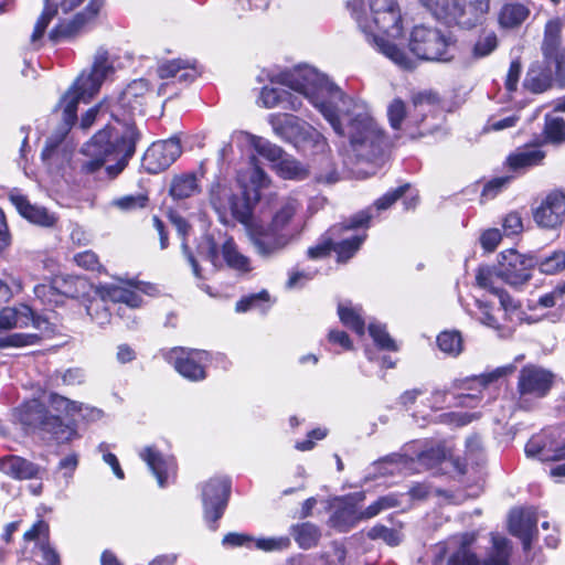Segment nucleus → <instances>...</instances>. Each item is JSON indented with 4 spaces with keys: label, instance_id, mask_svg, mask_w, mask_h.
I'll return each mask as SVG.
<instances>
[{
    "label": "nucleus",
    "instance_id": "f257e3e1",
    "mask_svg": "<svg viewBox=\"0 0 565 565\" xmlns=\"http://www.w3.org/2000/svg\"><path fill=\"white\" fill-rule=\"evenodd\" d=\"M282 83L302 92L334 132L348 138L344 156L350 162H372L382 156L385 135L364 102L347 95L315 67L285 73Z\"/></svg>",
    "mask_w": 565,
    "mask_h": 565
},
{
    "label": "nucleus",
    "instance_id": "f03ea898",
    "mask_svg": "<svg viewBox=\"0 0 565 565\" xmlns=\"http://www.w3.org/2000/svg\"><path fill=\"white\" fill-rule=\"evenodd\" d=\"M140 138L141 134L135 125H124L121 130L117 127H105L83 146V153L90 159L82 164V170L94 173L106 162L115 161L106 167V171L110 178L117 177L135 154L136 143Z\"/></svg>",
    "mask_w": 565,
    "mask_h": 565
},
{
    "label": "nucleus",
    "instance_id": "7ed1b4c3",
    "mask_svg": "<svg viewBox=\"0 0 565 565\" xmlns=\"http://www.w3.org/2000/svg\"><path fill=\"white\" fill-rule=\"evenodd\" d=\"M370 46L403 70H413L418 60L449 61L452 38H367Z\"/></svg>",
    "mask_w": 565,
    "mask_h": 565
},
{
    "label": "nucleus",
    "instance_id": "20e7f679",
    "mask_svg": "<svg viewBox=\"0 0 565 565\" xmlns=\"http://www.w3.org/2000/svg\"><path fill=\"white\" fill-rule=\"evenodd\" d=\"M86 0H44V8L38 18L32 35H44L49 24L58 12L68 14L79 8ZM105 0H88L86 7L73 15L60 19L49 35H75L88 32L97 22Z\"/></svg>",
    "mask_w": 565,
    "mask_h": 565
},
{
    "label": "nucleus",
    "instance_id": "39448f33",
    "mask_svg": "<svg viewBox=\"0 0 565 565\" xmlns=\"http://www.w3.org/2000/svg\"><path fill=\"white\" fill-rule=\"evenodd\" d=\"M438 96L433 92L417 93L412 98V109H407L401 98L393 99L387 106V118L394 130H401L412 139L433 134L437 128L435 119L438 109Z\"/></svg>",
    "mask_w": 565,
    "mask_h": 565
},
{
    "label": "nucleus",
    "instance_id": "423d86ee",
    "mask_svg": "<svg viewBox=\"0 0 565 565\" xmlns=\"http://www.w3.org/2000/svg\"><path fill=\"white\" fill-rule=\"evenodd\" d=\"M29 326H32L38 332L12 333L0 337V349L35 345L53 332V328L47 319L35 315L25 303L2 308L0 310V331Z\"/></svg>",
    "mask_w": 565,
    "mask_h": 565
},
{
    "label": "nucleus",
    "instance_id": "0eeeda50",
    "mask_svg": "<svg viewBox=\"0 0 565 565\" xmlns=\"http://www.w3.org/2000/svg\"><path fill=\"white\" fill-rule=\"evenodd\" d=\"M110 71L108 52L104 49L97 50L90 72L87 74L83 72L61 98L60 105L63 107L65 124L64 134L77 119L76 113L79 100L87 103L99 90Z\"/></svg>",
    "mask_w": 565,
    "mask_h": 565
},
{
    "label": "nucleus",
    "instance_id": "6e6552de",
    "mask_svg": "<svg viewBox=\"0 0 565 565\" xmlns=\"http://www.w3.org/2000/svg\"><path fill=\"white\" fill-rule=\"evenodd\" d=\"M372 12V23L358 20L365 35H418L419 32H430L423 24H416L407 14L402 15L395 0H369Z\"/></svg>",
    "mask_w": 565,
    "mask_h": 565
},
{
    "label": "nucleus",
    "instance_id": "1a4fd4ad",
    "mask_svg": "<svg viewBox=\"0 0 565 565\" xmlns=\"http://www.w3.org/2000/svg\"><path fill=\"white\" fill-rule=\"evenodd\" d=\"M268 122L274 134L300 151H323L326 138L311 125L290 114H270Z\"/></svg>",
    "mask_w": 565,
    "mask_h": 565
},
{
    "label": "nucleus",
    "instance_id": "9d476101",
    "mask_svg": "<svg viewBox=\"0 0 565 565\" xmlns=\"http://www.w3.org/2000/svg\"><path fill=\"white\" fill-rule=\"evenodd\" d=\"M17 416L26 429H39L49 434L58 444L68 443L77 436L73 425L64 424L60 416L50 415L38 399L21 405L17 411Z\"/></svg>",
    "mask_w": 565,
    "mask_h": 565
},
{
    "label": "nucleus",
    "instance_id": "9b49d317",
    "mask_svg": "<svg viewBox=\"0 0 565 565\" xmlns=\"http://www.w3.org/2000/svg\"><path fill=\"white\" fill-rule=\"evenodd\" d=\"M475 540L473 533H463L456 537L452 543H456L458 547L449 556L447 565H509L511 545L507 537L492 534V546L482 563L470 548Z\"/></svg>",
    "mask_w": 565,
    "mask_h": 565
},
{
    "label": "nucleus",
    "instance_id": "f8f14e48",
    "mask_svg": "<svg viewBox=\"0 0 565 565\" xmlns=\"http://www.w3.org/2000/svg\"><path fill=\"white\" fill-rule=\"evenodd\" d=\"M422 4L446 25H457L462 30H472L483 23L488 8L449 4L448 0H419Z\"/></svg>",
    "mask_w": 565,
    "mask_h": 565
},
{
    "label": "nucleus",
    "instance_id": "ddd939ff",
    "mask_svg": "<svg viewBox=\"0 0 565 565\" xmlns=\"http://www.w3.org/2000/svg\"><path fill=\"white\" fill-rule=\"evenodd\" d=\"M210 203L223 223H228L232 217L247 224L253 215L249 199L245 194L235 195L230 186L220 182L211 186Z\"/></svg>",
    "mask_w": 565,
    "mask_h": 565
},
{
    "label": "nucleus",
    "instance_id": "4468645a",
    "mask_svg": "<svg viewBox=\"0 0 565 565\" xmlns=\"http://www.w3.org/2000/svg\"><path fill=\"white\" fill-rule=\"evenodd\" d=\"M164 358L169 364L184 379L199 382L206 377V366L210 362V354L206 351L173 348Z\"/></svg>",
    "mask_w": 565,
    "mask_h": 565
},
{
    "label": "nucleus",
    "instance_id": "2eb2a0df",
    "mask_svg": "<svg viewBox=\"0 0 565 565\" xmlns=\"http://www.w3.org/2000/svg\"><path fill=\"white\" fill-rule=\"evenodd\" d=\"M244 225L255 252L263 258L273 257L291 244L286 234H280L268 223L256 222L250 217Z\"/></svg>",
    "mask_w": 565,
    "mask_h": 565
},
{
    "label": "nucleus",
    "instance_id": "dca6fc26",
    "mask_svg": "<svg viewBox=\"0 0 565 565\" xmlns=\"http://www.w3.org/2000/svg\"><path fill=\"white\" fill-rule=\"evenodd\" d=\"M230 494L231 480L226 477L212 478L202 486L204 518L213 531L227 507Z\"/></svg>",
    "mask_w": 565,
    "mask_h": 565
},
{
    "label": "nucleus",
    "instance_id": "f3484780",
    "mask_svg": "<svg viewBox=\"0 0 565 565\" xmlns=\"http://www.w3.org/2000/svg\"><path fill=\"white\" fill-rule=\"evenodd\" d=\"M535 267V255H523L514 249L501 253L498 268L491 267L497 275V282L503 280L511 286H520L531 278Z\"/></svg>",
    "mask_w": 565,
    "mask_h": 565
},
{
    "label": "nucleus",
    "instance_id": "a211bd4d",
    "mask_svg": "<svg viewBox=\"0 0 565 565\" xmlns=\"http://www.w3.org/2000/svg\"><path fill=\"white\" fill-rule=\"evenodd\" d=\"M302 67H311V66L305 64V65H298V66L294 67L292 70L279 72L276 74L268 73L267 74L268 81L270 82L271 85H277V86L265 85L262 88L260 95H259V102L262 103V105L265 108H274V107L280 106L285 109L299 110L301 108L300 99L297 96L292 95L291 93L280 88L279 85H285V86L291 88L294 92L301 94L306 99H308L302 92L295 89L294 87H291L290 85H288L286 83H282V74L290 73L297 68H302Z\"/></svg>",
    "mask_w": 565,
    "mask_h": 565
},
{
    "label": "nucleus",
    "instance_id": "6ab92c4d",
    "mask_svg": "<svg viewBox=\"0 0 565 565\" xmlns=\"http://www.w3.org/2000/svg\"><path fill=\"white\" fill-rule=\"evenodd\" d=\"M553 374L535 365L524 366L519 374L518 391L521 403L530 399L543 398L553 384Z\"/></svg>",
    "mask_w": 565,
    "mask_h": 565
},
{
    "label": "nucleus",
    "instance_id": "aec40b11",
    "mask_svg": "<svg viewBox=\"0 0 565 565\" xmlns=\"http://www.w3.org/2000/svg\"><path fill=\"white\" fill-rule=\"evenodd\" d=\"M477 285L499 298L500 306L504 311L505 320L516 323L522 320V310L520 302L514 300L505 290L497 282V275L489 266H481L476 274Z\"/></svg>",
    "mask_w": 565,
    "mask_h": 565
},
{
    "label": "nucleus",
    "instance_id": "412c9836",
    "mask_svg": "<svg viewBox=\"0 0 565 565\" xmlns=\"http://www.w3.org/2000/svg\"><path fill=\"white\" fill-rule=\"evenodd\" d=\"M181 143L175 137L153 142L142 157V167L156 174L168 169L181 154Z\"/></svg>",
    "mask_w": 565,
    "mask_h": 565
},
{
    "label": "nucleus",
    "instance_id": "4be33fe9",
    "mask_svg": "<svg viewBox=\"0 0 565 565\" xmlns=\"http://www.w3.org/2000/svg\"><path fill=\"white\" fill-rule=\"evenodd\" d=\"M139 457L156 477L160 488H164L175 480L177 462L172 456L162 454L154 446H146L139 450Z\"/></svg>",
    "mask_w": 565,
    "mask_h": 565
},
{
    "label": "nucleus",
    "instance_id": "5701e85b",
    "mask_svg": "<svg viewBox=\"0 0 565 565\" xmlns=\"http://www.w3.org/2000/svg\"><path fill=\"white\" fill-rule=\"evenodd\" d=\"M565 217V194L561 191L550 192L533 210L535 223L543 228H555Z\"/></svg>",
    "mask_w": 565,
    "mask_h": 565
},
{
    "label": "nucleus",
    "instance_id": "b1692460",
    "mask_svg": "<svg viewBox=\"0 0 565 565\" xmlns=\"http://www.w3.org/2000/svg\"><path fill=\"white\" fill-rule=\"evenodd\" d=\"M372 217L371 211H360L348 221L331 226L321 241L308 249L307 254L310 258L317 259L327 256L332 250V242L340 236V233L345 228H360L367 227L370 218Z\"/></svg>",
    "mask_w": 565,
    "mask_h": 565
},
{
    "label": "nucleus",
    "instance_id": "393cba45",
    "mask_svg": "<svg viewBox=\"0 0 565 565\" xmlns=\"http://www.w3.org/2000/svg\"><path fill=\"white\" fill-rule=\"evenodd\" d=\"M49 525L39 521L24 533V541L34 542L32 558L40 565H60L57 553L49 544Z\"/></svg>",
    "mask_w": 565,
    "mask_h": 565
},
{
    "label": "nucleus",
    "instance_id": "a878e982",
    "mask_svg": "<svg viewBox=\"0 0 565 565\" xmlns=\"http://www.w3.org/2000/svg\"><path fill=\"white\" fill-rule=\"evenodd\" d=\"M9 200L19 214L30 223L43 227H53L57 221L54 213L49 212L43 206L31 204L28 198L18 189H12L9 192Z\"/></svg>",
    "mask_w": 565,
    "mask_h": 565
},
{
    "label": "nucleus",
    "instance_id": "bb28decb",
    "mask_svg": "<svg viewBox=\"0 0 565 565\" xmlns=\"http://www.w3.org/2000/svg\"><path fill=\"white\" fill-rule=\"evenodd\" d=\"M542 61H540L555 77L559 87H565V45L561 38H544L541 44Z\"/></svg>",
    "mask_w": 565,
    "mask_h": 565
},
{
    "label": "nucleus",
    "instance_id": "cd10ccee",
    "mask_svg": "<svg viewBox=\"0 0 565 565\" xmlns=\"http://www.w3.org/2000/svg\"><path fill=\"white\" fill-rule=\"evenodd\" d=\"M300 207L301 204L298 200L289 198L281 203L279 209L273 214L270 222H268V224L280 234H286L288 241L291 243L296 241L302 232V226L295 224V217Z\"/></svg>",
    "mask_w": 565,
    "mask_h": 565
},
{
    "label": "nucleus",
    "instance_id": "c85d7f7f",
    "mask_svg": "<svg viewBox=\"0 0 565 565\" xmlns=\"http://www.w3.org/2000/svg\"><path fill=\"white\" fill-rule=\"evenodd\" d=\"M537 512L534 508L512 510L509 515V530L518 536L524 550H529L534 534L537 532Z\"/></svg>",
    "mask_w": 565,
    "mask_h": 565
},
{
    "label": "nucleus",
    "instance_id": "c756f323",
    "mask_svg": "<svg viewBox=\"0 0 565 565\" xmlns=\"http://www.w3.org/2000/svg\"><path fill=\"white\" fill-rule=\"evenodd\" d=\"M157 74L161 79H173L186 85L200 75V71L193 60L173 58L161 62Z\"/></svg>",
    "mask_w": 565,
    "mask_h": 565
},
{
    "label": "nucleus",
    "instance_id": "7c9ffc66",
    "mask_svg": "<svg viewBox=\"0 0 565 565\" xmlns=\"http://www.w3.org/2000/svg\"><path fill=\"white\" fill-rule=\"evenodd\" d=\"M0 471L14 480L40 479L44 469L39 465L15 455L0 458Z\"/></svg>",
    "mask_w": 565,
    "mask_h": 565
},
{
    "label": "nucleus",
    "instance_id": "2f4dec72",
    "mask_svg": "<svg viewBox=\"0 0 565 565\" xmlns=\"http://www.w3.org/2000/svg\"><path fill=\"white\" fill-rule=\"evenodd\" d=\"M131 287L132 285L130 284L128 286L110 284L102 287L105 298H108L114 303L121 305L117 309L119 319H125L127 311L139 308L142 305L141 296Z\"/></svg>",
    "mask_w": 565,
    "mask_h": 565
},
{
    "label": "nucleus",
    "instance_id": "473e14b6",
    "mask_svg": "<svg viewBox=\"0 0 565 565\" xmlns=\"http://www.w3.org/2000/svg\"><path fill=\"white\" fill-rule=\"evenodd\" d=\"M232 139L239 143H247L255 149V151L263 158L270 161L274 167L282 159L286 153L282 148L270 142L269 140L252 135L246 131H236L232 135Z\"/></svg>",
    "mask_w": 565,
    "mask_h": 565
},
{
    "label": "nucleus",
    "instance_id": "72a5a7b5",
    "mask_svg": "<svg viewBox=\"0 0 565 565\" xmlns=\"http://www.w3.org/2000/svg\"><path fill=\"white\" fill-rule=\"evenodd\" d=\"M545 157L546 152L540 147L524 146L508 156L507 166L514 172L524 171L542 166Z\"/></svg>",
    "mask_w": 565,
    "mask_h": 565
},
{
    "label": "nucleus",
    "instance_id": "f704fd0d",
    "mask_svg": "<svg viewBox=\"0 0 565 565\" xmlns=\"http://www.w3.org/2000/svg\"><path fill=\"white\" fill-rule=\"evenodd\" d=\"M353 230H343L340 236L332 242V249L337 253L338 262L345 263L352 258L366 239L365 233L352 234L351 231Z\"/></svg>",
    "mask_w": 565,
    "mask_h": 565
},
{
    "label": "nucleus",
    "instance_id": "c9c22d12",
    "mask_svg": "<svg viewBox=\"0 0 565 565\" xmlns=\"http://www.w3.org/2000/svg\"><path fill=\"white\" fill-rule=\"evenodd\" d=\"M555 77L540 61L534 62L525 76L524 87L533 94H542L553 87Z\"/></svg>",
    "mask_w": 565,
    "mask_h": 565
},
{
    "label": "nucleus",
    "instance_id": "e433bc0d",
    "mask_svg": "<svg viewBox=\"0 0 565 565\" xmlns=\"http://www.w3.org/2000/svg\"><path fill=\"white\" fill-rule=\"evenodd\" d=\"M525 454L527 457L539 458L542 461L565 460V443L552 448L543 444L539 437H533L525 445Z\"/></svg>",
    "mask_w": 565,
    "mask_h": 565
},
{
    "label": "nucleus",
    "instance_id": "4c0bfd02",
    "mask_svg": "<svg viewBox=\"0 0 565 565\" xmlns=\"http://www.w3.org/2000/svg\"><path fill=\"white\" fill-rule=\"evenodd\" d=\"M222 258L228 268L237 273L245 274L252 270L249 258L238 250L232 238L223 243Z\"/></svg>",
    "mask_w": 565,
    "mask_h": 565
},
{
    "label": "nucleus",
    "instance_id": "58836bf2",
    "mask_svg": "<svg viewBox=\"0 0 565 565\" xmlns=\"http://www.w3.org/2000/svg\"><path fill=\"white\" fill-rule=\"evenodd\" d=\"M149 93V81L146 78H138L129 83L127 87L121 92L119 103L121 106H129L131 109H135L136 105L142 104V99Z\"/></svg>",
    "mask_w": 565,
    "mask_h": 565
},
{
    "label": "nucleus",
    "instance_id": "ea45409f",
    "mask_svg": "<svg viewBox=\"0 0 565 565\" xmlns=\"http://www.w3.org/2000/svg\"><path fill=\"white\" fill-rule=\"evenodd\" d=\"M199 191L198 178L194 173L175 175L170 184L169 193L174 200H183Z\"/></svg>",
    "mask_w": 565,
    "mask_h": 565
},
{
    "label": "nucleus",
    "instance_id": "a19ab883",
    "mask_svg": "<svg viewBox=\"0 0 565 565\" xmlns=\"http://www.w3.org/2000/svg\"><path fill=\"white\" fill-rule=\"evenodd\" d=\"M529 15L526 7L520 3H505L502 6L498 21L503 29H514L521 25Z\"/></svg>",
    "mask_w": 565,
    "mask_h": 565
},
{
    "label": "nucleus",
    "instance_id": "79ce46f5",
    "mask_svg": "<svg viewBox=\"0 0 565 565\" xmlns=\"http://www.w3.org/2000/svg\"><path fill=\"white\" fill-rule=\"evenodd\" d=\"M362 520L361 511H358L354 505H345L333 512L330 523L338 531L348 532Z\"/></svg>",
    "mask_w": 565,
    "mask_h": 565
},
{
    "label": "nucleus",
    "instance_id": "37998d69",
    "mask_svg": "<svg viewBox=\"0 0 565 565\" xmlns=\"http://www.w3.org/2000/svg\"><path fill=\"white\" fill-rule=\"evenodd\" d=\"M291 533L298 545L305 550L316 546L321 536L319 527L310 522L292 525Z\"/></svg>",
    "mask_w": 565,
    "mask_h": 565
},
{
    "label": "nucleus",
    "instance_id": "c03bdc74",
    "mask_svg": "<svg viewBox=\"0 0 565 565\" xmlns=\"http://www.w3.org/2000/svg\"><path fill=\"white\" fill-rule=\"evenodd\" d=\"M338 315L340 321L354 331L359 335H363L365 331V321L361 316L360 309L354 308L351 303H339Z\"/></svg>",
    "mask_w": 565,
    "mask_h": 565
},
{
    "label": "nucleus",
    "instance_id": "a18cd8bd",
    "mask_svg": "<svg viewBox=\"0 0 565 565\" xmlns=\"http://www.w3.org/2000/svg\"><path fill=\"white\" fill-rule=\"evenodd\" d=\"M275 169L281 178L288 180H305L308 177L307 169L287 153L279 160Z\"/></svg>",
    "mask_w": 565,
    "mask_h": 565
},
{
    "label": "nucleus",
    "instance_id": "49530a36",
    "mask_svg": "<svg viewBox=\"0 0 565 565\" xmlns=\"http://www.w3.org/2000/svg\"><path fill=\"white\" fill-rule=\"evenodd\" d=\"M476 306L478 309L476 317L482 324L497 330L501 338H508L512 334V328H502L499 324L497 318L492 315V307L487 301L477 299Z\"/></svg>",
    "mask_w": 565,
    "mask_h": 565
},
{
    "label": "nucleus",
    "instance_id": "de8ad7c7",
    "mask_svg": "<svg viewBox=\"0 0 565 565\" xmlns=\"http://www.w3.org/2000/svg\"><path fill=\"white\" fill-rule=\"evenodd\" d=\"M535 266L546 275H554L565 269V252L554 250L546 256H535Z\"/></svg>",
    "mask_w": 565,
    "mask_h": 565
},
{
    "label": "nucleus",
    "instance_id": "09e8293b",
    "mask_svg": "<svg viewBox=\"0 0 565 565\" xmlns=\"http://www.w3.org/2000/svg\"><path fill=\"white\" fill-rule=\"evenodd\" d=\"M270 296L267 290L250 294L236 302V312H246L252 309H258L265 313L269 308Z\"/></svg>",
    "mask_w": 565,
    "mask_h": 565
},
{
    "label": "nucleus",
    "instance_id": "8fccbe9b",
    "mask_svg": "<svg viewBox=\"0 0 565 565\" xmlns=\"http://www.w3.org/2000/svg\"><path fill=\"white\" fill-rule=\"evenodd\" d=\"M543 131L546 142L552 145L565 142V120L562 117L546 115Z\"/></svg>",
    "mask_w": 565,
    "mask_h": 565
},
{
    "label": "nucleus",
    "instance_id": "3c124183",
    "mask_svg": "<svg viewBox=\"0 0 565 565\" xmlns=\"http://www.w3.org/2000/svg\"><path fill=\"white\" fill-rule=\"evenodd\" d=\"M438 348L446 354L457 356L462 351V338L458 331H443L437 337Z\"/></svg>",
    "mask_w": 565,
    "mask_h": 565
},
{
    "label": "nucleus",
    "instance_id": "603ef678",
    "mask_svg": "<svg viewBox=\"0 0 565 565\" xmlns=\"http://www.w3.org/2000/svg\"><path fill=\"white\" fill-rule=\"evenodd\" d=\"M108 298L104 297V290L102 289V298L99 300L90 301L86 307L88 316L98 326L104 327L111 320L110 308L107 306Z\"/></svg>",
    "mask_w": 565,
    "mask_h": 565
},
{
    "label": "nucleus",
    "instance_id": "864d4df0",
    "mask_svg": "<svg viewBox=\"0 0 565 565\" xmlns=\"http://www.w3.org/2000/svg\"><path fill=\"white\" fill-rule=\"evenodd\" d=\"M369 333L380 349L387 351L398 350L396 342L387 333L385 326L377 322H370Z\"/></svg>",
    "mask_w": 565,
    "mask_h": 565
},
{
    "label": "nucleus",
    "instance_id": "5fc2aeb1",
    "mask_svg": "<svg viewBox=\"0 0 565 565\" xmlns=\"http://www.w3.org/2000/svg\"><path fill=\"white\" fill-rule=\"evenodd\" d=\"M49 404L52 409L66 416H74L77 412L83 411V404H78L55 393L50 394Z\"/></svg>",
    "mask_w": 565,
    "mask_h": 565
},
{
    "label": "nucleus",
    "instance_id": "6e6d98bb",
    "mask_svg": "<svg viewBox=\"0 0 565 565\" xmlns=\"http://www.w3.org/2000/svg\"><path fill=\"white\" fill-rule=\"evenodd\" d=\"M149 198L145 193L125 195L113 201V205L124 212H134L145 209Z\"/></svg>",
    "mask_w": 565,
    "mask_h": 565
},
{
    "label": "nucleus",
    "instance_id": "4d7b16f0",
    "mask_svg": "<svg viewBox=\"0 0 565 565\" xmlns=\"http://www.w3.org/2000/svg\"><path fill=\"white\" fill-rule=\"evenodd\" d=\"M367 537L371 540H382L390 546H397L402 543L403 540L401 532L386 527L382 524H376L370 529L367 532Z\"/></svg>",
    "mask_w": 565,
    "mask_h": 565
},
{
    "label": "nucleus",
    "instance_id": "13d9d810",
    "mask_svg": "<svg viewBox=\"0 0 565 565\" xmlns=\"http://www.w3.org/2000/svg\"><path fill=\"white\" fill-rule=\"evenodd\" d=\"M408 188H409V184L406 183V184L401 185L394 190H391V191L386 192L384 195H382L380 199H377L374 202L373 207L365 209L364 211H371L372 217L370 218V221L374 217V213H373L374 211L381 212V211H385L388 207H391L399 198H402L404 195V193L406 192V190H408Z\"/></svg>",
    "mask_w": 565,
    "mask_h": 565
},
{
    "label": "nucleus",
    "instance_id": "bf43d9fd",
    "mask_svg": "<svg viewBox=\"0 0 565 565\" xmlns=\"http://www.w3.org/2000/svg\"><path fill=\"white\" fill-rule=\"evenodd\" d=\"M398 499L395 494H387L380 497L376 501L370 504L366 509L361 511L362 519L367 520L376 516L383 511L398 505Z\"/></svg>",
    "mask_w": 565,
    "mask_h": 565
},
{
    "label": "nucleus",
    "instance_id": "052dcab7",
    "mask_svg": "<svg viewBox=\"0 0 565 565\" xmlns=\"http://www.w3.org/2000/svg\"><path fill=\"white\" fill-rule=\"evenodd\" d=\"M257 550L265 552L282 551L289 547L290 539L288 536L279 537H259L254 539L253 543Z\"/></svg>",
    "mask_w": 565,
    "mask_h": 565
},
{
    "label": "nucleus",
    "instance_id": "680f3d73",
    "mask_svg": "<svg viewBox=\"0 0 565 565\" xmlns=\"http://www.w3.org/2000/svg\"><path fill=\"white\" fill-rule=\"evenodd\" d=\"M74 262L78 267H82L86 270L94 271L102 268L98 256L92 250H85L74 255Z\"/></svg>",
    "mask_w": 565,
    "mask_h": 565
},
{
    "label": "nucleus",
    "instance_id": "e2e57ef3",
    "mask_svg": "<svg viewBox=\"0 0 565 565\" xmlns=\"http://www.w3.org/2000/svg\"><path fill=\"white\" fill-rule=\"evenodd\" d=\"M510 182L509 177L494 178L483 186L481 196L484 199H493Z\"/></svg>",
    "mask_w": 565,
    "mask_h": 565
},
{
    "label": "nucleus",
    "instance_id": "0e129e2a",
    "mask_svg": "<svg viewBox=\"0 0 565 565\" xmlns=\"http://www.w3.org/2000/svg\"><path fill=\"white\" fill-rule=\"evenodd\" d=\"M502 226L504 234L508 236L521 233L523 230V224L520 214L516 212L509 213L504 217Z\"/></svg>",
    "mask_w": 565,
    "mask_h": 565
},
{
    "label": "nucleus",
    "instance_id": "69168bd1",
    "mask_svg": "<svg viewBox=\"0 0 565 565\" xmlns=\"http://www.w3.org/2000/svg\"><path fill=\"white\" fill-rule=\"evenodd\" d=\"M476 414L468 412H452L440 415L441 422L455 424L456 426H465L476 418Z\"/></svg>",
    "mask_w": 565,
    "mask_h": 565
},
{
    "label": "nucleus",
    "instance_id": "338daca9",
    "mask_svg": "<svg viewBox=\"0 0 565 565\" xmlns=\"http://www.w3.org/2000/svg\"><path fill=\"white\" fill-rule=\"evenodd\" d=\"M254 541V537L244 533H227L223 537V545L228 546H247L250 547L252 543Z\"/></svg>",
    "mask_w": 565,
    "mask_h": 565
},
{
    "label": "nucleus",
    "instance_id": "774afa93",
    "mask_svg": "<svg viewBox=\"0 0 565 565\" xmlns=\"http://www.w3.org/2000/svg\"><path fill=\"white\" fill-rule=\"evenodd\" d=\"M497 38H480L473 46V55L483 57L497 47Z\"/></svg>",
    "mask_w": 565,
    "mask_h": 565
}]
</instances>
